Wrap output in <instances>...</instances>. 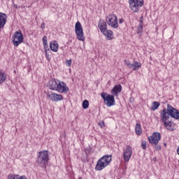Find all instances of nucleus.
Returning <instances> with one entry per match:
<instances>
[{"label": "nucleus", "instance_id": "aec40b11", "mask_svg": "<svg viewBox=\"0 0 179 179\" xmlns=\"http://www.w3.org/2000/svg\"><path fill=\"white\" fill-rule=\"evenodd\" d=\"M136 134L137 135H142V127L140 124H136L135 127Z\"/></svg>", "mask_w": 179, "mask_h": 179}, {"label": "nucleus", "instance_id": "dca6fc26", "mask_svg": "<svg viewBox=\"0 0 179 179\" xmlns=\"http://www.w3.org/2000/svg\"><path fill=\"white\" fill-rule=\"evenodd\" d=\"M122 90V86L121 85H115L111 90V94L113 96H118V93H121Z\"/></svg>", "mask_w": 179, "mask_h": 179}, {"label": "nucleus", "instance_id": "39448f33", "mask_svg": "<svg viewBox=\"0 0 179 179\" xmlns=\"http://www.w3.org/2000/svg\"><path fill=\"white\" fill-rule=\"evenodd\" d=\"M101 97L103 99V102L107 107H113V106H115V99L114 98V95L108 94L107 92H102L101 94Z\"/></svg>", "mask_w": 179, "mask_h": 179}, {"label": "nucleus", "instance_id": "ddd939ff", "mask_svg": "<svg viewBox=\"0 0 179 179\" xmlns=\"http://www.w3.org/2000/svg\"><path fill=\"white\" fill-rule=\"evenodd\" d=\"M47 97H48V99H50V100H51L52 101H61V100H62L63 96L61 94H58L57 93H51L50 92H48L47 93Z\"/></svg>", "mask_w": 179, "mask_h": 179}, {"label": "nucleus", "instance_id": "7ed1b4c3", "mask_svg": "<svg viewBox=\"0 0 179 179\" xmlns=\"http://www.w3.org/2000/svg\"><path fill=\"white\" fill-rule=\"evenodd\" d=\"M110 163H111V155H104L97 162L95 169L98 171H101Z\"/></svg>", "mask_w": 179, "mask_h": 179}, {"label": "nucleus", "instance_id": "c756f323", "mask_svg": "<svg viewBox=\"0 0 179 179\" xmlns=\"http://www.w3.org/2000/svg\"><path fill=\"white\" fill-rule=\"evenodd\" d=\"M45 52V58L48 59V61H50V55L47 53V50Z\"/></svg>", "mask_w": 179, "mask_h": 179}, {"label": "nucleus", "instance_id": "9d476101", "mask_svg": "<svg viewBox=\"0 0 179 179\" xmlns=\"http://www.w3.org/2000/svg\"><path fill=\"white\" fill-rule=\"evenodd\" d=\"M132 156V147L131 145H127L126 149L123 151V159L124 162H129L131 157Z\"/></svg>", "mask_w": 179, "mask_h": 179}, {"label": "nucleus", "instance_id": "20e7f679", "mask_svg": "<svg viewBox=\"0 0 179 179\" xmlns=\"http://www.w3.org/2000/svg\"><path fill=\"white\" fill-rule=\"evenodd\" d=\"M162 139V135L159 132H155L152 135L148 137V141L153 146L155 145V149L159 151L162 149V146L159 145V141Z\"/></svg>", "mask_w": 179, "mask_h": 179}, {"label": "nucleus", "instance_id": "f03ea898", "mask_svg": "<svg viewBox=\"0 0 179 179\" xmlns=\"http://www.w3.org/2000/svg\"><path fill=\"white\" fill-rule=\"evenodd\" d=\"M50 160V156L48 155V151L43 150L38 153V157L36 159V163L42 167V169H45V166L48 164Z\"/></svg>", "mask_w": 179, "mask_h": 179}, {"label": "nucleus", "instance_id": "f3484780", "mask_svg": "<svg viewBox=\"0 0 179 179\" xmlns=\"http://www.w3.org/2000/svg\"><path fill=\"white\" fill-rule=\"evenodd\" d=\"M98 27L99 30H101V33H102V31L107 30V22L103 20H100L98 24Z\"/></svg>", "mask_w": 179, "mask_h": 179}, {"label": "nucleus", "instance_id": "9b49d317", "mask_svg": "<svg viewBox=\"0 0 179 179\" xmlns=\"http://www.w3.org/2000/svg\"><path fill=\"white\" fill-rule=\"evenodd\" d=\"M57 87L56 89V92L59 93H68L69 92V88L66 85V84L64 82L58 81Z\"/></svg>", "mask_w": 179, "mask_h": 179}, {"label": "nucleus", "instance_id": "1a4fd4ad", "mask_svg": "<svg viewBox=\"0 0 179 179\" xmlns=\"http://www.w3.org/2000/svg\"><path fill=\"white\" fill-rule=\"evenodd\" d=\"M106 22L108 26L113 27V29H117L118 27V20L117 16L114 14H110L106 17Z\"/></svg>", "mask_w": 179, "mask_h": 179}, {"label": "nucleus", "instance_id": "4468645a", "mask_svg": "<svg viewBox=\"0 0 179 179\" xmlns=\"http://www.w3.org/2000/svg\"><path fill=\"white\" fill-rule=\"evenodd\" d=\"M58 86V81L55 79H51L49 80L48 83V87L50 89V90H55L57 91V87Z\"/></svg>", "mask_w": 179, "mask_h": 179}, {"label": "nucleus", "instance_id": "423d86ee", "mask_svg": "<svg viewBox=\"0 0 179 179\" xmlns=\"http://www.w3.org/2000/svg\"><path fill=\"white\" fill-rule=\"evenodd\" d=\"M129 8L135 13L139 12L140 8L143 5V0H129Z\"/></svg>", "mask_w": 179, "mask_h": 179}, {"label": "nucleus", "instance_id": "6ab92c4d", "mask_svg": "<svg viewBox=\"0 0 179 179\" xmlns=\"http://www.w3.org/2000/svg\"><path fill=\"white\" fill-rule=\"evenodd\" d=\"M101 33H103L104 34V36H106L107 40H112L113 39V31L111 30H108V29H106L105 31H103Z\"/></svg>", "mask_w": 179, "mask_h": 179}, {"label": "nucleus", "instance_id": "f8f14e48", "mask_svg": "<svg viewBox=\"0 0 179 179\" xmlns=\"http://www.w3.org/2000/svg\"><path fill=\"white\" fill-rule=\"evenodd\" d=\"M124 63L129 69H133V71H138V69L142 66V64L136 61H134L133 64H131L129 60L125 59Z\"/></svg>", "mask_w": 179, "mask_h": 179}, {"label": "nucleus", "instance_id": "f704fd0d", "mask_svg": "<svg viewBox=\"0 0 179 179\" xmlns=\"http://www.w3.org/2000/svg\"><path fill=\"white\" fill-rule=\"evenodd\" d=\"M153 161H154V162H156V157H155V158L153 159Z\"/></svg>", "mask_w": 179, "mask_h": 179}, {"label": "nucleus", "instance_id": "c9c22d12", "mask_svg": "<svg viewBox=\"0 0 179 179\" xmlns=\"http://www.w3.org/2000/svg\"><path fill=\"white\" fill-rule=\"evenodd\" d=\"M78 179H82V178H79Z\"/></svg>", "mask_w": 179, "mask_h": 179}, {"label": "nucleus", "instance_id": "cd10ccee", "mask_svg": "<svg viewBox=\"0 0 179 179\" xmlns=\"http://www.w3.org/2000/svg\"><path fill=\"white\" fill-rule=\"evenodd\" d=\"M141 148H142V149H143L144 150L146 149V148H147L146 141H143L141 142Z\"/></svg>", "mask_w": 179, "mask_h": 179}, {"label": "nucleus", "instance_id": "a211bd4d", "mask_svg": "<svg viewBox=\"0 0 179 179\" xmlns=\"http://www.w3.org/2000/svg\"><path fill=\"white\" fill-rule=\"evenodd\" d=\"M50 47L52 51H53L54 52H57L59 48L58 42H57L56 41L50 42Z\"/></svg>", "mask_w": 179, "mask_h": 179}, {"label": "nucleus", "instance_id": "473e14b6", "mask_svg": "<svg viewBox=\"0 0 179 179\" xmlns=\"http://www.w3.org/2000/svg\"><path fill=\"white\" fill-rule=\"evenodd\" d=\"M134 101V98H130V102L132 103Z\"/></svg>", "mask_w": 179, "mask_h": 179}, {"label": "nucleus", "instance_id": "e433bc0d", "mask_svg": "<svg viewBox=\"0 0 179 179\" xmlns=\"http://www.w3.org/2000/svg\"><path fill=\"white\" fill-rule=\"evenodd\" d=\"M0 115H1V112H0Z\"/></svg>", "mask_w": 179, "mask_h": 179}, {"label": "nucleus", "instance_id": "b1692460", "mask_svg": "<svg viewBox=\"0 0 179 179\" xmlns=\"http://www.w3.org/2000/svg\"><path fill=\"white\" fill-rule=\"evenodd\" d=\"M142 30H143V22L142 20L140 21L139 27L137 28V33H142Z\"/></svg>", "mask_w": 179, "mask_h": 179}, {"label": "nucleus", "instance_id": "c85d7f7f", "mask_svg": "<svg viewBox=\"0 0 179 179\" xmlns=\"http://www.w3.org/2000/svg\"><path fill=\"white\" fill-rule=\"evenodd\" d=\"M66 65L67 66H71V65H72V60L70 59V60L66 61Z\"/></svg>", "mask_w": 179, "mask_h": 179}, {"label": "nucleus", "instance_id": "7c9ffc66", "mask_svg": "<svg viewBox=\"0 0 179 179\" xmlns=\"http://www.w3.org/2000/svg\"><path fill=\"white\" fill-rule=\"evenodd\" d=\"M119 23L121 24L122 23H124V19H120V20H119Z\"/></svg>", "mask_w": 179, "mask_h": 179}, {"label": "nucleus", "instance_id": "5701e85b", "mask_svg": "<svg viewBox=\"0 0 179 179\" xmlns=\"http://www.w3.org/2000/svg\"><path fill=\"white\" fill-rule=\"evenodd\" d=\"M47 40H48L47 36H44L43 37L42 41H43V44L44 45L45 51H47V48H48V43H47Z\"/></svg>", "mask_w": 179, "mask_h": 179}, {"label": "nucleus", "instance_id": "6e6552de", "mask_svg": "<svg viewBox=\"0 0 179 179\" xmlns=\"http://www.w3.org/2000/svg\"><path fill=\"white\" fill-rule=\"evenodd\" d=\"M23 34H22V31H16L13 39V44L15 47H19L22 43H23Z\"/></svg>", "mask_w": 179, "mask_h": 179}, {"label": "nucleus", "instance_id": "72a5a7b5", "mask_svg": "<svg viewBox=\"0 0 179 179\" xmlns=\"http://www.w3.org/2000/svg\"><path fill=\"white\" fill-rule=\"evenodd\" d=\"M14 8H17V4H14Z\"/></svg>", "mask_w": 179, "mask_h": 179}, {"label": "nucleus", "instance_id": "bb28decb", "mask_svg": "<svg viewBox=\"0 0 179 179\" xmlns=\"http://www.w3.org/2000/svg\"><path fill=\"white\" fill-rule=\"evenodd\" d=\"M98 125L100 127V128H104V127H106V123L103 120H101L98 123Z\"/></svg>", "mask_w": 179, "mask_h": 179}, {"label": "nucleus", "instance_id": "a878e982", "mask_svg": "<svg viewBox=\"0 0 179 179\" xmlns=\"http://www.w3.org/2000/svg\"><path fill=\"white\" fill-rule=\"evenodd\" d=\"M11 179H27V178H26V176H24L19 177V175H17L15 176H11Z\"/></svg>", "mask_w": 179, "mask_h": 179}, {"label": "nucleus", "instance_id": "0eeeda50", "mask_svg": "<svg viewBox=\"0 0 179 179\" xmlns=\"http://www.w3.org/2000/svg\"><path fill=\"white\" fill-rule=\"evenodd\" d=\"M76 34L79 41H85V34H83V27L80 22L78 21L75 25Z\"/></svg>", "mask_w": 179, "mask_h": 179}, {"label": "nucleus", "instance_id": "2f4dec72", "mask_svg": "<svg viewBox=\"0 0 179 179\" xmlns=\"http://www.w3.org/2000/svg\"><path fill=\"white\" fill-rule=\"evenodd\" d=\"M41 28H42V29H45V24L43 23V24H41Z\"/></svg>", "mask_w": 179, "mask_h": 179}, {"label": "nucleus", "instance_id": "412c9836", "mask_svg": "<svg viewBox=\"0 0 179 179\" xmlns=\"http://www.w3.org/2000/svg\"><path fill=\"white\" fill-rule=\"evenodd\" d=\"M159 107H160V103H159L158 101H155L152 103V106L151 107V110H152V111H155L157 110Z\"/></svg>", "mask_w": 179, "mask_h": 179}, {"label": "nucleus", "instance_id": "4be33fe9", "mask_svg": "<svg viewBox=\"0 0 179 179\" xmlns=\"http://www.w3.org/2000/svg\"><path fill=\"white\" fill-rule=\"evenodd\" d=\"M5 80H6V73H0V85H2Z\"/></svg>", "mask_w": 179, "mask_h": 179}, {"label": "nucleus", "instance_id": "2eb2a0df", "mask_svg": "<svg viewBox=\"0 0 179 179\" xmlns=\"http://www.w3.org/2000/svg\"><path fill=\"white\" fill-rule=\"evenodd\" d=\"M8 16H6V14L3 13H0V29L3 28L5 24H6V19Z\"/></svg>", "mask_w": 179, "mask_h": 179}, {"label": "nucleus", "instance_id": "393cba45", "mask_svg": "<svg viewBox=\"0 0 179 179\" xmlns=\"http://www.w3.org/2000/svg\"><path fill=\"white\" fill-rule=\"evenodd\" d=\"M83 108H84V110H86L87 108H89V101L88 100H84L83 102Z\"/></svg>", "mask_w": 179, "mask_h": 179}, {"label": "nucleus", "instance_id": "f257e3e1", "mask_svg": "<svg viewBox=\"0 0 179 179\" xmlns=\"http://www.w3.org/2000/svg\"><path fill=\"white\" fill-rule=\"evenodd\" d=\"M160 117L167 131L173 132L176 131V127H174V122L171 121V118L175 120H179V110L173 107L171 105L168 104L167 108H164L160 113Z\"/></svg>", "mask_w": 179, "mask_h": 179}]
</instances>
